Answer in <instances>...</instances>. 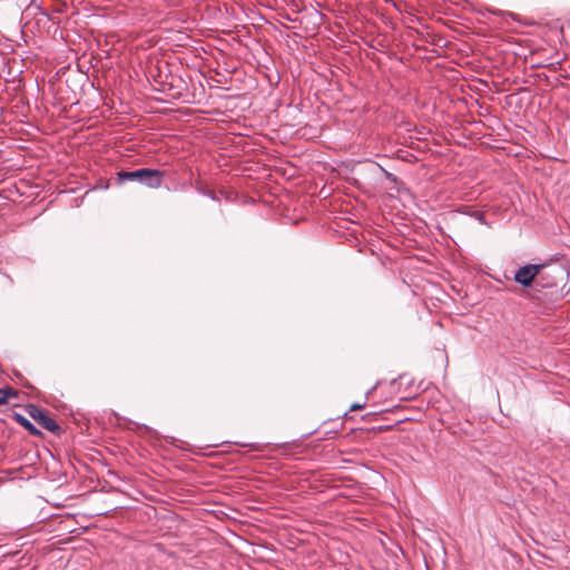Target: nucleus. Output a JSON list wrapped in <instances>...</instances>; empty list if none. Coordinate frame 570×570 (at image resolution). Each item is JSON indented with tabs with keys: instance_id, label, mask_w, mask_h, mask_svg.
Returning a JSON list of instances; mask_svg holds the SVG:
<instances>
[{
	"instance_id": "f257e3e1",
	"label": "nucleus",
	"mask_w": 570,
	"mask_h": 570,
	"mask_svg": "<svg viewBox=\"0 0 570 570\" xmlns=\"http://www.w3.org/2000/svg\"><path fill=\"white\" fill-rule=\"evenodd\" d=\"M541 269L542 264H527L514 274V282L523 287H529V296L535 299H543L540 296L541 289L538 286L548 285V283L542 282Z\"/></svg>"
},
{
	"instance_id": "f03ea898",
	"label": "nucleus",
	"mask_w": 570,
	"mask_h": 570,
	"mask_svg": "<svg viewBox=\"0 0 570 570\" xmlns=\"http://www.w3.org/2000/svg\"><path fill=\"white\" fill-rule=\"evenodd\" d=\"M164 175V170L139 168L132 171L120 170L117 173V179L119 183L138 181L149 188H158L161 186Z\"/></svg>"
},
{
	"instance_id": "7ed1b4c3",
	"label": "nucleus",
	"mask_w": 570,
	"mask_h": 570,
	"mask_svg": "<svg viewBox=\"0 0 570 570\" xmlns=\"http://www.w3.org/2000/svg\"><path fill=\"white\" fill-rule=\"evenodd\" d=\"M26 410L27 413L47 431L53 434H59L61 431L59 424L52 417L46 414L39 406L35 404H28Z\"/></svg>"
},
{
	"instance_id": "20e7f679",
	"label": "nucleus",
	"mask_w": 570,
	"mask_h": 570,
	"mask_svg": "<svg viewBox=\"0 0 570 570\" xmlns=\"http://www.w3.org/2000/svg\"><path fill=\"white\" fill-rule=\"evenodd\" d=\"M562 274V271L560 268H556L554 271H547L546 265L542 264L541 269V276H543L542 282L548 283V285L544 286H538L541 289L540 296L543 297V299H539L540 302H547L551 299L549 297L554 294V292L558 291V276Z\"/></svg>"
},
{
	"instance_id": "39448f33",
	"label": "nucleus",
	"mask_w": 570,
	"mask_h": 570,
	"mask_svg": "<svg viewBox=\"0 0 570 570\" xmlns=\"http://www.w3.org/2000/svg\"><path fill=\"white\" fill-rule=\"evenodd\" d=\"M13 419L17 423H19L22 428H24L31 435L39 436L41 432L37 429L26 416L20 413H14Z\"/></svg>"
},
{
	"instance_id": "423d86ee",
	"label": "nucleus",
	"mask_w": 570,
	"mask_h": 570,
	"mask_svg": "<svg viewBox=\"0 0 570 570\" xmlns=\"http://www.w3.org/2000/svg\"><path fill=\"white\" fill-rule=\"evenodd\" d=\"M17 396L12 387L0 389V405L7 404L9 399Z\"/></svg>"
},
{
	"instance_id": "0eeeda50",
	"label": "nucleus",
	"mask_w": 570,
	"mask_h": 570,
	"mask_svg": "<svg viewBox=\"0 0 570 570\" xmlns=\"http://www.w3.org/2000/svg\"><path fill=\"white\" fill-rule=\"evenodd\" d=\"M468 214L471 215L472 217H474L475 219H478L480 223L487 225L485 215L483 212L474 210L471 213L469 212Z\"/></svg>"
},
{
	"instance_id": "6e6552de",
	"label": "nucleus",
	"mask_w": 570,
	"mask_h": 570,
	"mask_svg": "<svg viewBox=\"0 0 570 570\" xmlns=\"http://www.w3.org/2000/svg\"><path fill=\"white\" fill-rule=\"evenodd\" d=\"M364 406H365V404L354 403L351 405L350 411L362 410Z\"/></svg>"
},
{
	"instance_id": "1a4fd4ad",
	"label": "nucleus",
	"mask_w": 570,
	"mask_h": 570,
	"mask_svg": "<svg viewBox=\"0 0 570 570\" xmlns=\"http://www.w3.org/2000/svg\"><path fill=\"white\" fill-rule=\"evenodd\" d=\"M179 497H180V503H183L185 501V499H184L185 494L183 493L181 490H180Z\"/></svg>"
},
{
	"instance_id": "9d476101",
	"label": "nucleus",
	"mask_w": 570,
	"mask_h": 570,
	"mask_svg": "<svg viewBox=\"0 0 570 570\" xmlns=\"http://www.w3.org/2000/svg\"><path fill=\"white\" fill-rule=\"evenodd\" d=\"M179 97L183 99V101H188V99H186L181 92L179 94Z\"/></svg>"
},
{
	"instance_id": "9b49d317",
	"label": "nucleus",
	"mask_w": 570,
	"mask_h": 570,
	"mask_svg": "<svg viewBox=\"0 0 570 570\" xmlns=\"http://www.w3.org/2000/svg\"><path fill=\"white\" fill-rule=\"evenodd\" d=\"M179 41H180V47L181 46H186V43H183V38L181 37L179 38Z\"/></svg>"
},
{
	"instance_id": "f8f14e48",
	"label": "nucleus",
	"mask_w": 570,
	"mask_h": 570,
	"mask_svg": "<svg viewBox=\"0 0 570 570\" xmlns=\"http://www.w3.org/2000/svg\"><path fill=\"white\" fill-rule=\"evenodd\" d=\"M179 114H180V117H181V116H183V115H185L186 112L180 108Z\"/></svg>"
}]
</instances>
